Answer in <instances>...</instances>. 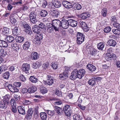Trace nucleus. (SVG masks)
I'll return each instance as SVG.
<instances>
[{
    "instance_id": "nucleus-1",
    "label": "nucleus",
    "mask_w": 120,
    "mask_h": 120,
    "mask_svg": "<svg viewBox=\"0 0 120 120\" xmlns=\"http://www.w3.org/2000/svg\"><path fill=\"white\" fill-rule=\"evenodd\" d=\"M39 15H37L36 12L34 11L31 12L29 15L30 21L33 23H36L39 20Z\"/></svg>"
},
{
    "instance_id": "nucleus-2",
    "label": "nucleus",
    "mask_w": 120,
    "mask_h": 120,
    "mask_svg": "<svg viewBox=\"0 0 120 120\" xmlns=\"http://www.w3.org/2000/svg\"><path fill=\"white\" fill-rule=\"evenodd\" d=\"M61 21L58 19L53 20L52 22L54 29L55 31H58L59 29L61 27Z\"/></svg>"
},
{
    "instance_id": "nucleus-3",
    "label": "nucleus",
    "mask_w": 120,
    "mask_h": 120,
    "mask_svg": "<svg viewBox=\"0 0 120 120\" xmlns=\"http://www.w3.org/2000/svg\"><path fill=\"white\" fill-rule=\"evenodd\" d=\"M63 110L66 115L68 116H70L72 111L69 105H65L64 106Z\"/></svg>"
},
{
    "instance_id": "nucleus-4",
    "label": "nucleus",
    "mask_w": 120,
    "mask_h": 120,
    "mask_svg": "<svg viewBox=\"0 0 120 120\" xmlns=\"http://www.w3.org/2000/svg\"><path fill=\"white\" fill-rule=\"evenodd\" d=\"M77 43L78 44H80L83 41L85 38L84 35L80 32L78 33L77 36Z\"/></svg>"
},
{
    "instance_id": "nucleus-5",
    "label": "nucleus",
    "mask_w": 120,
    "mask_h": 120,
    "mask_svg": "<svg viewBox=\"0 0 120 120\" xmlns=\"http://www.w3.org/2000/svg\"><path fill=\"white\" fill-rule=\"evenodd\" d=\"M22 71L26 73L27 74L29 73L30 70V65L28 64H24L22 67Z\"/></svg>"
},
{
    "instance_id": "nucleus-6",
    "label": "nucleus",
    "mask_w": 120,
    "mask_h": 120,
    "mask_svg": "<svg viewBox=\"0 0 120 120\" xmlns=\"http://www.w3.org/2000/svg\"><path fill=\"white\" fill-rule=\"evenodd\" d=\"M78 70L77 69H75L71 73L70 76V79L74 80L77 78H78Z\"/></svg>"
},
{
    "instance_id": "nucleus-7",
    "label": "nucleus",
    "mask_w": 120,
    "mask_h": 120,
    "mask_svg": "<svg viewBox=\"0 0 120 120\" xmlns=\"http://www.w3.org/2000/svg\"><path fill=\"white\" fill-rule=\"evenodd\" d=\"M61 27H62L63 28L66 29L69 27V24L68 20L64 19L61 21Z\"/></svg>"
},
{
    "instance_id": "nucleus-8",
    "label": "nucleus",
    "mask_w": 120,
    "mask_h": 120,
    "mask_svg": "<svg viewBox=\"0 0 120 120\" xmlns=\"http://www.w3.org/2000/svg\"><path fill=\"white\" fill-rule=\"evenodd\" d=\"M7 87L8 89L12 92H17L19 91V90L12 86V84H9Z\"/></svg>"
},
{
    "instance_id": "nucleus-9",
    "label": "nucleus",
    "mask_w": 120,
    "mask_h": 120,
    "mask_svg": "<svg viewBox=\"0 0 120 120\" xmlns=\"http://www.w3.org/2000/svg\"><path fill=\"white\" fill-rule=\"evenodd\" d=\"M80 26L83 30L86 32L88 31L89 29V28L88 27L86 24L84 22H80Z\"/></svg>"
},
{
    "instance_id": "nucleus-10",
    "label": "nucleus",
    "mask_w": 120,
    "mask_h": 120,
    "mask_svg": "<svg viewBox=\"0 0 120 120\" xmlns=\"http://www.w3.org/2000/svg\"><path fill=\"white\" fill-rule=\"evenodd\" d=\"M62 4L66 8L70 9V10H72V5L71 3L67 1H64L63 2Z\"/></svg>"
},
{
    "instance_id": "nucleus-11",
    "label": "nucleus",
    "mask_w": 120,
    "mask_h": 120,
    "mask_svg": "<svg viewBox=\"0 0 120 120\" xmlns=\"http://www.w3.org/2000/svg\"><path fill=\"white\" fill-rule=\"evenodd\" d=\"M69 25L73 27H75L77 25V21L73 19H70L68 20Z\"/></svg>"
},
{
    "instance_id": "nucleus-12",
    "label": "nucleus",
    "mask_w": 120,
    "mask_h": 120,
    "mask_svg": "<svg viewBox=\"0 0 120 120\" xmlns=\"http://www.w3.org/2000/svg\"><path fill=\"white\" fill-rule=\"evenodd\" d=\"M78 78L80 79L84 76L85 73V71L84 69H81L79 71L78 70Z\"/></svg>"
},
{
    "instance_id": "nucleus-13",
    "label": "nucleus",
    "mask_w": 120,
    "mask_h": 120,
    "mask_svg": "<svg viewBox=\"0 0 120 120\" xmlns=\"http://www.w3.org/2000/svg\"><path fill=\"white\" fill-rule=\"evenodd\" d=\"M17 109L19 113L20 114L24 115L25 113L24 108L23 106L18 107Z\"/></svg>"
},
{
    "instance_id": "nucleus-14",
    "label": "nucleus",
    "mask_w": 120,
    "mask_h": 120,
    "mask_svg": "<svg viewBox=\"0 0 120 120\" xmlns=\"http://www.w3.org/2000/svg\"><path fill=\"white\" fill-rule=\"evenodd\" d=\"M86 68L91 71H95L96 69V67L94 65L90 64H89L87 65Z\"/></svg>"
},
{
    "instance_id": "nucleus-15",
    "label": "nucleus",
    "mask_w": 120,
    "mask_h": 120,
    "mask_svg": "<svg viewBox=\"0 0 120 120\" xmlns=\"http://www.w3.org/2000/svg\"><path fill=\"white\" fill-rule=\"evenodd\" d=\"M32 30L34 32L37 34L39 33L41 31L40 28L37 25H34L33 26Z\"/></svg>"
},
{
    "instance_id": "nucleus-16",
    "label": "nucleus",
    "mask_w": 120,
    "mask_h": 120,
    "mask_svg": "<svg viewBox=\"0 0 120 120\" xmlns=\"http://www.w3.org/2000/svg\"><path fill=\"white\" fill-rule=\"evenodd\" d=\"M37 90V88L35 86H33L29 87L28 89V92L29 93H34Z\"/></svg>"
},
{
    "instance_id": "nucleus-17",
    "label": "nucleus",
    "mask_w": 120,
    "mask_h": 120,
    "mask_svg": "<svg viewBox=\"0 0 120 120\" xmlns=\"http://www.w3.org/2000/svg\"><path fill=\"white\" fill-rule=\"evenodd\" d=\"M68 74L66 72H63L62 74L59 75V79L63 80L66 79L68 77Z\"/></svg>"
},
{
    "instance_id": "nucleus-18",
    "label": "nucleus",
    "mask_w": 120,
    "mask_h": 120,
    "mask_svg": "<svg viewBox=\"0 0 120 120\" xmlns=\"http://www.w3.org/2000/svg\"><path fill=\"white\" fill-rule=\"evenodd\" d=\"M54 109L56 112L59 115H61L62 113L63 110L62 109L57 106H55L54 107Z\"/></svg>"
},
{
    "instance_id": "nucleus-19",
    "label": "nucleus",
    "mask_w": 120,
    "mask_h": 120,
    "mask_svg": "<svg viewBox=\"0 0 120 120\" xmlns=\"http://www.w3.org/2000/svg\"><path fill=\"white\" fill-rule=\"evenodd\" d=\"M107 43L110 46H115L116 44V41L112 39L108 40Z\"/></svg>"
},
{
    "instance_id": "nucleus-20",
    "label": "nucleus",
    "mask_w": 120,
    "mask_h": 120,
    "mask_svg": "<svg viewBox=\"0 0 120 120\" xmlns=\"http://www.w3.org/2000/svg\"><path fill=\"white\" fill-rule=\"evenodd\" d=\"M81 19H84L90 16V15L89 13H82L80 15Z\"/></svg>"
},
{
    "instance_id": "nucleus-21",
    "label": "nucleus",
    "mask_w": 120,
    "mask_h": 120,
    "mask_svg": "<svg viewBox=\"0 0 120 120\" xmlns=\"http://www.w3.org/2000/svg\"><path fill=\"white\" fill-rule=\"evenodd\" d=\"M59 14V12L56 10H53L51 11L52 15L54 17H58Z\"/></svg>"
},
{
    "instance_id": "nucleus-22",
    "label": "nucleus",
    "mask_w": 120,
    "mask_h": 120,
    "mask_svg": "<svg viewBox=\"0 0 120 120\" xmlns=\"http://www.w3.org/2000/svg\"><path fill=\"white\" fill-rule=\"evenodd\" d=\"M25 31L27 33L30 34L32 32V31L30 28V26L28 24L24 28Z\"/></svg>"
},
{
    "instance_id": "nucleus-23",
    "label": "nucleus",
    "mask_w": 120,
    "mask_h": 120,
    "mask_svg": "<svg viewBox=\"0 0 120 120\" xmlns=\"http://www.w3.org/2000/svg\"><path fill=\"white\" fill-rule=\"evenodd\" d=\"M15 40L17 42L21 43L24 41V38L22 37L17 36L15 37Z\"/></svg>"
},
{
    "instance_id": "nucleus-24",
    "label": "nucleus",
    "mask_w": 120,
    "mask_h": 120,
    "mask_svg": "<svg viewBox=\"0 0 120 120\" xmlns=\"http://www.w3.org/2000/svg\"><path fill=\"white\" fill-rule=\"evenodd\" d=\"M10 98L9 95L8 96H4L2 100V101L8 105L9 103V100Z\"/></svg>"
},
{
    "instance_id": "nucleus-25",
    "label": "nucleus",
    "mask_w": 120,
    "mask_h": 120,
    "mask_svg": "<svg viewBox=\"0 0 120 120\" xmlns=\"http://www.w3.org/2000/svg\"><path fill=\"white\" fill-rule=\"evenodd\" d=\"M30 45V42L26 41L23 45V48L24 49L27 50L29 48Z\"/></svg>"
},
{
    "instance_id": "nucleus-26",
    "label": "nucleus",
    "mask_w": 120,
    "mask_h": 120,
    "mask_svg": "<svg viewBox=\"0 0 120 120\" xmlns=\"http://www.w3.org/2000/svg\"><path fill=\"white\" fill-rule=\"evenodd\" d=\"M54 80H47L46 81L44 80L43 81V83L44 84L46 85H49L50 86L52 85L53 83Z\"/></svg>"
},
{
    "instance_id": "nucleus-27",
    "label": "nucleus",
    "mask_w": 120,
    "mask_h": 120,
    "mask_svg": "<svg viewBox=\"0 0 120 120\" xmlns=\"http://www.w3.org/2000/svg\"><path fill=\"white\" fill-rule=\"evenodd\" d=\"M105 45V43L100 42L97 45L98 49L99 50H102L104 47Z\"/></svg>"
},
{
    "instance_id": "nucleus-28",
    "label": "nucleus",
    "mask_w": 120,
    "mask_h": 120,
    "mask_svg": "<svg viewBox=\"0 0 120 120\" xmlns=\"http://www.w3.org/2000/svg\"><path fill=\"white\" fill-rule=\"evenodd\" d=\"M10 73L8 71H7L2 74V76L4 78L6 79H8L9 77Z\"/></svg>"
},
{
    "instance_id": "nucleus-29",
    "label": "nucleus",
    "mask_w": 120,
    "mask_h": 120,
    "mask_svg": "<svg viewBox=\"0 0 120 120\" xmlns=\"http://www.w3.org/2000/svg\"><path fill=\"white\" fill-rule=\"evenodd\" d=\"M72 7L76 8L77 10H79L82 8V6L78 3H75L74 4L72 5Z\"/></svg>"
},
{
    "instance_id": "nucleus-30",
    "label": "nucleus",
    "mask_w": 120,
    "mask_h": 120,
    "mask_svg": "<svg viewBox=\"0 0 120 120\" xmlns=\"http://www.w3.org/2000/svg\"><path fill=\"white\" fill-rule=\"evenodd\" d=\"M40 115L42 120H46L47 118V115L45 112H41L40 113Z\"/></svg>"
},
{
    "instance_id": "nucleus-31",
    "label": "nucleus",
    "mask_w": 120,
    "mask_h": 120,
    "mask_svg": "<svg viewBox=\"0 0 120 120\" xmlns=\"http://www.w3.org/2000/svg\"><path fill=\"white\" fill-rule=\"evenodd\" d=\"M14 40V38L10 36H7L5 39V41H7V42L10 43L12 42Z\"/></svg>"
},
{
    "instance_id": "nucleus-32",
    "label": "nucleus",
    "mask_w": 120,
    "mask_h": 120,
    "mask_svg": "<svg viewBox=\"0 0 120 120\" xmlns=\"http://www.w3.org/2000/svg\"><path fill=\"white\" fill-rule=\"evenodd\" d=\"M31 58L32 60L37 59L38 58V54L36 52L32 53L31 54Z\"/></svg>"
},
{
    "instance_id": "nucleus-33",
    "label": "nucleus",
    "mask_w": 120,
    "mask_h": 120,
    "mask_svg": "<svg viewBox=\"0 0 120 120\" xmlns=\"http://www.w3.org/2000/svg\"><path fill=\"white\" fill-rule=\"evenodd\" d=\"M7 55L5 50L2 48H0V56L4 57Z\"/></svg>"
},
{
    "instance_id": "nucleus-34",
    "label": "nucleus",
    "mask_w": 120,
    "mask_h": 120,
    "mask_svg": "<svg viewBox=\"0 0 120 120\" xmlns=\"http://www.w3.org/2000/svg\"><path fill=\"white\" fill-rule=\"evenodd\" d=\"M56 8H59L60 7L61 5V3L59 1H55L54 3L53 4Z\"/></svg>"
},
{
    "instance_id": "nucleus-35",
    "label": "nucleus",
    "mask_w": 120,
    "mask_h": 120,
    "mask_svg": "<svg viewBox=\"0 0 120 120\" xmlns=\"http://www.w3.org/2000/svg\"><path fill=\"white\" fill-rule=\"evenodd\" d=\"M13 34L14 35H17L19 34L18 28L17 27H15L12 30Z\"/></svg>"
},
{
    "instance_id": "nucleus-36",
    "label": "nucleus",
    "mask_w": 120,
    "mask_h": 120,
    "mask_svg": "<svg viewBox=\"0 0 120 120\" xmlns=\"http://www.w3.org/2000/svg\"><path fill=\"white\" fill-rule=\"evenodd\" d=\"M95 78H93L92 79L89 80L88 82L89 85L93 86L95 84Z\"/></svg>"
},
{
    "instance_id": "nucleus-37",
    "label": "nucleus",
    "mask_w": 120,
    "mask_h": 120,
    "mask_svg": "<svg viewBox=\"0 0 120 120\" xmlns=\"http://www.w3.org/2000/svg\"><path fill=\"white\" fill-rule=\"evenodd\" d=\"M33 112V109L32 108H30L29 109L27 112V116H31Z\"/></svg>"
},
{
    "instance_id": "nucleus-38",
    "label": "nucleus",
    "mask_w": 120,
    "mask_h": 120,
    "mask_svg": "<svg viewBox=\"0 0 120 120\" xmlns=\"http://www.w3.org/2000/svg\"><path fill=\"white\" fill-rule=\"evenodd\" d=\"M30 81L33 83H36L38 81V79L33 76H31L29 78Z\"/></svg>"
},
{
    "instance_id": "nucleus-39",
    "label": "nucleus",
    "mask_w": 120,
    "mask_h": 120,
    "mask_svg": "<svg viewBox=\"0 0 120 120\" xmlns=\"http://www.w3.org/2000/svg\"><path fill=\"white\" fill-rule=\"evenodd\" d=\"M8 105L7 104L1 101L0 103V107L2 109H6L8 106Z\"/></svg>"
},
{
    "instance_id": "nucleus-40",
    "label": "nucleus",
    "mask_w": 120,
    "mask_h": 120,
    "mask_svg": "<svg viewBox=\"0 0 120 120\" xmlns=\"http://www.w3.org/2000/svg\"><path fill=\"white\" fill-rule=\"evenodd\" d=\"M48 14L47 12L45 10H42L41 12L40 15L42 17L46 16Z\"/></svg>"
},
{
    "instance_id": "nucleus-41",
    "label": "nucleus",
    "mask_w": 120,
    "mask_h": 120,
    "mask_svg": "<svg viewBox=\"0 0 120 120\" xmlns=\"http://www.w3.org/2000/svg\"><path fill=\"white\" fill-rule=\"evenodd\" d=\"M9 29L6 27H4L2 30V32L3 34H7L8 33Z\"/></svg>"
},
{
    "instance_id": "nucleus-42",
    "label": "nucleus",
    "mask_w": 120,
    "mask_h": 120,
    "mask_svg": "<svg viewBox=\"0 0 120 120\" xmlns=\"http://www.w3.org/2000/svg\"><path fill=\"white\" fill-rule=\"evenodd\" d=\"M11 45L12 48L16 50H18L19 49V47L17 46V44L16 43H11Z\"/></svg>"
},
{
    "instance_id": "nucleus-43",
    "label": "nucleus",
    "mask_w": 120,
    "mask_h": 120,
    "mask_svg": "<svg viewBox=\"0 0 120 120\" xmlns=\"http://www.w3.org/2000/svg\"><path fill=\"white\" fill-rule=\"evenodd\" d=\"M40 66V64L39 62H36L34 63L32 67L33 68L37 69L39 68Z\"/></svg>"
},
{
    "instance_id": "nucleus-44",
    "label": "nucleus",
    "mask_w": 120,
    "mask_h": 120,
    "mask_svg": "<svg viewBox=\"0 0 120 120\" xmlns=\"http://www.w3.org/2000/svg\"><path fill=\"white\" fill-rule=\"evenodd\" d=\"M107 9L106 8H103L101 10L102 15L104 17L106 16L107 14Z\"/></svg>"
},
{
    "instance_id": "nucleus-45",
    "label": "nucleus",
    "mask_w": 120,
    "mask_h": 120,
    "mask_svg": "<svg viewBox=\"0 0 120 120\" xmlns=\"http://www.w3.org/2000/svg\"><path fill=\"white\" fill-rule=\"evenodd\" d=\"M51 64L52 67L54 69H56L57 68L58 64L57 62L52 63Z\"/></svg>"
},
{
    "instance_id": "nucleus-46",
    "label": "nucleus",
    "mask_w": 120,
    "mask_h": 120,
    "mask_svg": "<svg viewBox=\"0 0 120 120\" xmlns=\"http://www.w3.org/2000/svg\"><path fill=\"white\" fill-rule=\"evenodd\" d=\"M35 38L39 39L40 40H41L43 38V35L41 33H39L35 37Z\"/></svg>"
},
{
    "instance_id": "nucleus-47",
    "label": "nucleus",
    "mask_w": 120,
    "mask_h": 120,
    "mask_svg": "<svg viewBox=\"0 0 120 120\" xmlns=\"http://www.w3.org/2000/svg\"><path fill=\"white\" fill-rule=\"evenodd\" d=\"M46 112L50 116H51L53 115L54 114V111H51L47 110H46Z\"/></svg>"
},
{
    "instance_id": "nucleus-48",
    "label": "nucleus",
    "mask_w": 120,
    "mask_h": 120,
    "mask_svg": "<svg viewBox=\"0 0 120 120\" xmlns=\"http://www.w3.org/2000/svg\"><path fill=\"white\" fill-rule=\"evenodd\" d=\"M11 110L14 113H16L17 111L16 105L11 106Z\"/></svg>"
},
{
    "instance_id": "nucleus-49",
    "label": "nucleus",
    "mask_w": 120,
    "mask_h": 120,
    "mask_svg": "<svg viewBox=\"0 0 120 120\" xmlns=\"http://www.w3.org/2000/svg\"><path fill=\"white\" fill-rule=\"evenodd\" d=\"M113 33L119 35L120 34V30L117 29H113L112 30Z\"/></svg>"
},
{
    "instance_id": "nucleus-50",
    "label": "nucleus",
    "mask_w": 120,
    "mask_h": 120,
    "mask_svg": "<svg viewBox=\"0 0 120 120\" xmlns=\"http://www.w3.org/2000/svg\"><path fill=\"white\" fill-rule=\"evenodd\" d=\"M73 117L74 120H79L81 119L80 116L77 114H75L73 115Z\"/></svg>"
},
{
    "instance_id": "nucleus-51",
    "label": "nucleus",
    "mask_w": 120,
    "mask_h": 120,
    "mask_svg": "<svg viewBox=\"0 0 120 120\" xmlns=\"http://www.w3.org/2000/svg\"><path fill=\"white\" fill-rule=\"evenodd\" d=\"M111 28L110 26H107L105 27L104 30V31L105 33L109 32L110 31Z\"/></svg>"
},
{
    "instance_id": "nucleus-52",
    "label": "nucleus",
    "mask_w": 120,
    "mask_h": 120,
    "mask_svg": "<svg viewBox=\"0 0 120 120\" xmlns=\"http://www.w3.org/2000/svg\"><path fill=\"white\" fill-rule=\"evenodd\" d=\"M111 23L113 24L114 23H116L117 19L116 17L114 16H112L111 19Z\"/></svg>"
},
{
    "instance_id": "nucleus-53",
    "label": "nucleus",
    "mask_w": 120,
    "mask_h": 120,
    "mask_svg": "<svg viewBox=\"0 0 120 120\" xmlns=\"http://www.w3.org/2000/svg\"><path fill=\"white\" fill-rule=\"evenodd\" d=\"M10 103L12 105H16L15 100L13 98H11L10 101Z\"/></svg>"
},
{
    "instance_id": "nucleus-54",
    "label": "nucleus",
    "mask_w": 120,
    "mask_h": 120,
    "mask_svg": "<svg viewBox=\"0 0 120 120\" xmlns=\"http://www.w3.org/2000/svg\"><path fill=\"white\" fill-rule=\"evenodd\" d=\"M13 96L15 98L16 101H19L20 100V96L18 95V94H15Z\"/></svg>"
},
{
    "instance_id": "nucleus-55",
    "label": "nucleus",
    "mask_w": 120,
    "mask_h": 120,
    "mask_svg": "<svg viewBox=\"0 0 120 120\" xmlns=\"http://www.w3.org/2000/svg\"><path fill=\"white\" fill-rule=\"evenodd\" d=\"M55 94L57 96L59 97L61 96L62 95L61 92L58 90H56Z\"/></svg>"
},
{
    "instance_id": "nucleus-56",
    "label": "nucleus",
    "mask_w": 120,
    "mask_h": 120,
    "mask_svg": "<svg viewBox=\"0 0 120 120\" xmlns=\"http://www.w3.org/2000/svg\"><path fill=\"white\" fill-rule=\"evenodd\" d=\"M14 85L17 87H19L21 85V83L20 82H15L14 83Z\"/></svg>"
},
{
    "instance_id": "nucleus-57",
    "label": "nucleus",
    "mask_w": 120,
    "mask_h": 120,
    "mask_svg": "<svg viewBox=\"0 0 120 120\" xmlns=\"http://www.w3.org/2000/svg\"><path fill=\"white\" fill-rule=\"evenodd\" d=\"M97 52V50L95 49H94L91 51L90 52V53L92 55L95 56Z\"/></svg>"
},
{
    "instance_id": "nucleus-58",
    "label": "nucleus",
    "mask_w": 120,
    "mask_h": 120,
    "mask_svg": "<svg viewBox=\"0 0 120 120\" xmlns=\"http://www.w3.org/2000/svg\"><path fill=\"white\" fill-rule=\"evenodd\" d=\"M47 32L49 33H51L52 32L54 29L53 27L49 28H47Z\"/></svg>"
},
{
    "instance_id": "nucleus-59",
    "label": "nucleus",
    "mask_w": 120,
    "mask_h": 120,
    "mask_svg": "<svg viewBox=\"0 0 120 120\" xmlns=\"http://www.w3.org/2000/svg\"><path fill=\"white\" fill-rule=\"evenodd\" d=\"M7 41H3L2 42V47H7L8 45V44L7 43Z\"/></svg>"
},
{
    "instance_id": "nucleus-60",
    "label": "nucleus",
    "mask_w": 120,
    "mask_h": 120,
    "mask_svg": "<svg viewBox=\"0 0 120 120\" xmlns=\"http://www.w3.org/2000/svg\"><path fill=\"white\" fill-rule=\"evenodd\" d=\"M19 78L22 81L24 82L26 80V79L24 75H21L19 76Z\"/></svg>"
},
{
    "instance_id": "nucleus-61",
    "label": "nucleus",
    "mask_w": 120,
    "mask_h": 120,
    "mask_svg": "<svg viewBox=\"0 0 120 120\" xmlns=\"http://www.w3.org/2000/svg\"><path fill=\"white\" fill-rule=\"evenodd\" d=\"M113 25L115 27L120 29V24H119L117 22L114 23H113Z\"/></svg>"
},
{
    "instance_id": "nucleus-62",
    "label": "nucleus",
    "mask_w": 120,
    "mask_h": 120,
    "mask_svg": "<svg viewBox=\"0 0 120 120\" xmlns=\"http://www.w3.org/2000/svg\"><path fill=\"white\" fill-rule=\"evenodd\" d=\"M10 21L12 24H13L14 23H15V22H16V19H15L13 17H10Z\"/></svg>"
},
{
    "instance_id": "nucleus-63",
    "label": "nucleus",
    "mask_w": 120,
    "mask_h": 120,
    "mask_svg": "<svg viewBox=\"0 0 120 120\" xmlns=\"http://www.w3.org/2000/svg\"><path fill=\"white\" fill-rule=\"evenodd\" d=\"M21 92L23 94H25L28 92V89L26 88H23L21 89Z\"/></svg>"
},
{
    "instance_id": "nucleus-64",
    "label": "nucleus",
    "mask_w": 120,
    "mask_h": 120,
    "mask_svg": "<svg viewBox=\"0 0 120 120\" xmlns=\"http://www.w3.org/2000/svg\"><path fill=\"white\" fill-rule=\"evenodd\" d=\"M34 41L35 42L34 43L36 45H38L40 43V41L39 39H38L36 38H35L34 39Z\"/></svg>"
}]
</instances>
